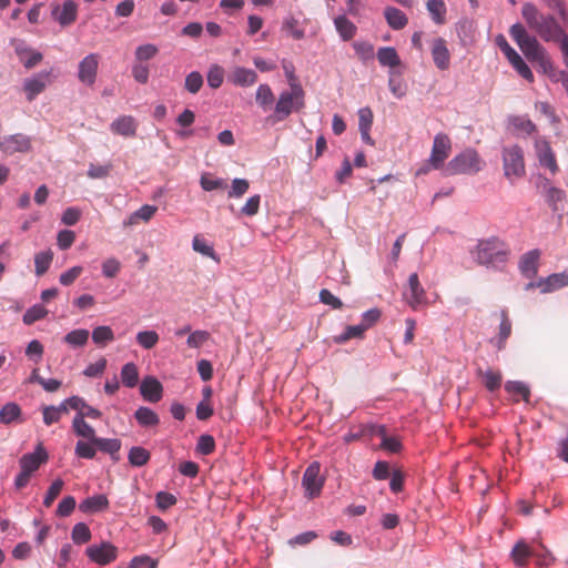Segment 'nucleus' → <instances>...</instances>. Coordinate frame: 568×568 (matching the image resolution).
<instances>
[{
	"label": "nucleus",
	"mask_w": 568,
	"mask_h": 568,
	"mask_svg": "<svg viewBox=\"0 0 568 568\" xmlns=\"http://www.w3.org/2000/svg\"><path fill=\"white\" fill-rule=\"evenodd\" d=\"M388 88L394 97L402 99L406 94V87L402 80L395 78V71H389Z\"/></svg>",
	"instance_id": "61"
},
{
	"label": "nucleus",
	"mask_w": 568,
	"mask_h": 568,
	"mask_svg": "<svg viewBox=\"0 0 568 568\" xmlns=\"http://www.w3.org/2000/svg\"><path fill=\"white\" fill-rule=\"evenodd\" d=\"M473 258L480 265L498 268L506 263L508 251L497 237L481 240L471 251Z\"/></svg>",
	"instance_id": "3"
},
{
	"label": "nucleus",
	"mask_w": 568,
	"mask_h": 568,
	"mask_svg": "<svg viewBox=\"0 0 568 568\" xmlns=\"http://www.w3.org/2000/svg\"><path fill=\"white\" fill-rule=\"evenodd\" d=\"M92 535L91 530L84 523H78L73 526L71 531V538L74 544L82 545L90 541Z\"/></svg>",
	"instance_id": "47"
},
{
	"label": "nucleus",
	"mask_w": 568,
	"mask_h": 568,
	"mask_svg": "<svg viewBox=\"0 0 568 568\" xmlns=\"http://www.w3.org/2000/svg\"><path fill=\"white\" fill-rule=\"evenodd\" d=\"M49 455L40 443L32 453L24 454L19 459L20 469L32 475L40 466L47 463Z\"/></svg>",
	"instance_id": "14"
},
{
	"label": "nucleus",
	"mask_w": 568,
	"mask_h": 568,
	"mask_svg": "<svg viewBox=\"0 0 568 568\" xmlns=\"http://www.w3.org/2000/svg\"><path fill=\"white\" fill-rule=\"evenodd\" d=\"M192 247L195 252L200 253L203 256L210 257L214 261H219V257L211 244H209L200 235H195L192 241Z\"/></svg>",
	"instance_id": "44"
},
{
	"label": "nucleus",
	"mask_w": 568,
	"mask_h": 568,
	"mask_svg": "<svg viewBox=\"0 0 568 568\" xmlns=\"http://www.w3.org/2000/svg\"><path fill=\"white\" fill-rule=\"evenodd\" d=\"M535 149L539 160V164L544 168H547L551 172V174H556V172L558 171V165L555 153L551 150L549 143L545 139L538 138L535 141Z\"/></svg>",
	"instance_id": "15"
},
{
	"label": "nucleus",
	"mask_w": 568,
	"mask_h": 568,
	"mask_svg": "<svg viewBox=\"0 0 568 568\" xmlns=\"http://www.w3.org/2000/svg\"><path fill=\"white\" fill-rule=\"evenodd\" d=\"M75 499L72 496H65L58 505L57 515L59 517H68L75 508Z\"/></svg>",
	"instance_id": "62"
},
{
	"label": "nucleus",
	"mask_w": 568,
	"mask_h": 568,
	"mask_svg": "<svg viewBox=\"0 0 568 568\" xmlns=\"http://www.w3.org/2000/svg\"><path fill=\"white\" fill-rule=\"evenodd\" d=\"M366 331V325H349L346 327L345 332L338 336L334 337V341L338 344H343L351 338L362 337L364 332Z\"/></svg>",
	"instance_id": "51"
},
{
	"label": "nucleus",
	"mask_w": 568,
	"mask_h": 568,
	"mask_svg": "<svg viewBox=\"0 0 568 568\" xmlns=\"http://www.w3.org/2000/svg\"><path fill=\"white\" fill-rule=\"evenodd\" d=\"M111 131L123 136L135 135L136 124L131 115H123L114 120L111 125Z\"/></svg>",
	"instance_id": "25"
},
{
	"label": "nucleus",
	"mask_w": 568,
	"mask_h": 568,
	"mask_svg": "<svg viewBox=\"0 0 568 568\" xmlns=\"http://www.w3.org/2000/svg\"><path fill=\"white\" fill-rule=\"evenodd\" d=\"M304 106V90L302 85H293V89L282 91L275 103L274 113L266 121L274 124L287 119L293 111Z\"/></svg>",
	"instance_id": "4"
},
{
	"label": "nucleus",
	"mask_w": 568,
	"mask_h": 568,
	"mask_svg": "<svg viewBox=\"0 0 568 568\" xmlns=\"http://www.w3.org/2000/svg\"><path fill=\"white\" fill-rule=\"evenodd\" d=\"M210 338V333L207 331H194L190 333L186 339V344L191 348H199L204 343H206Z\"/></svg>",
	"instance_id": "59"
},
{
	"label": "nucleus",
	"mask_w": 568,
	"mask_h": 568,
	"mask_svg": "<svg viewBox=\"0 0 568 568\" xmlns=\"http://www.w3.org/2000/svg\"><path fill=\"white\" fill-rule=\"evenodd\" d=\"M136 342L145 349L154 347L159 342V335L155 331H142L136 334Z\"/></svg>",
	"instance_id": "56"
},
{
	"label": "nucleus",
	"mask_w": 568,
	"mask_h": 568,
	"mask_svg": "<svg viewBox=\"0 0 568 568\" xmlns=\"http://www.w3.org/2000/svg\"><path fill=\"white\" fill-rule=\"evenodd\" d=\"M203 85V77L200 72L193 71L189 73L185 78L184 88L190 93L195 94L197 93Z\"/></svg>",
	"instance_id": "57"
},
{
	"label": "nucleus",
	"mask_w": 568,
	"mask_h": 568,
	"mask_svg": "<svg viewBox=\"0 0 568 568\" xmlns=\"http://www.w3.org/2000/svg\"><path fill=\"white\" fill-rule=\"evenodd\" d=\"M540 252L538 250H531L525 253L519 262V270L528 278L536 276L538 272V260Z\"/></svg>",
	"instance_id": "22"
},
{
	"label": "nucleus",
	"mask_w": 568,
	"mask_h": 568,
	"mask_svg": "<svg viewBox=\"0 0 568 568\" xmlns=\"http://www.w3.org/2000/svg\"><path fill=\"white\" fill-rule=\"evenodd\" d=\"M426 8L436 24L445 23L447 10L444 0H427Z\"/></svg>",
	"instance_id": "32"
},
{
	"label": "nucleus",
	"mask_w": 568,
	"mask_h": 568,
	"mask_svg": "<svg viewBox=\"0 0 568 568\" xmlns=\"http://www.w3.org/2000/svg\"><path fill=\"white\" fill-rule=\"evenodd\" d=\"M51 71L44 70L24 79L22 89L26 94V99L29 102H32L39 94H41L47 89L49 84H51Z\"/></svg>",
	"instance_id": "10"
},
{
	"label": "nucleus",
	"mask_w": 568,
	"mask_h": 568,
	"mask_svg": "<svg viewBox=\"0 0 568 568\" xmlns=\"http://www.w3.org/2000/svg\"><path fill=\"white\" fill-rule=\"evenodd\" d=\"M158 207L155 205H142L139 210L134 211L129 215L126 220L123 221L124 226H133L136 225L140 221L149 222L154 214L156 213Z\"/></svg>",
	"instance_id": "26"
},
{
	"label": "nucleus",
	"mask_w": 568,
	"mask_h": 568,
	"mask_svg": "<svg viewBox=\"0 0 568 568\" xmlns=\"http://www.w3.org/2000/svg\"><path fill=\"white\" fill-rule=\"evenodd\" d=\"M504 175L514 183V180L525 175L524 152L519 145H509L503 149Z\"/></svg>",
	"instance_id": "6"
},
{
	"label": "nucleus",
	"mask_w": 568,
	"mask_h": 568,
	"mask_svg": "<svg viewBox=\"0 0 568 568\" xmlns=\"http://www.w3.org/2000/svg\"><path fill=\"white\" fill-rule=\"evenodd\" d=\"M90 333L88 329L79 328L69 332L63 341L72 347H82L88 343Z\"/></svg>",
	"instance_id": "39"
},
{
	"label": "nucleus",
	"mask_w": 568,
	"mask_h": 568,
	"mask_svg": "<svg viewBox=\"0 0 568 568\" xmlns=\"http://www.w3.org/2000/svg\"><path fill=\"white\" fill-rule=\"evenodd\" d=\"M452 150V141L445 133H438L433 141V148L429 155V164L434 170L442 169L444 171L445 161L449 156Z\"/></svg>",
	"instance_id": "7"
},
{
	"label": "nucleus",
	"mask_w": 568,
	"mask_h": 568,
	"mask_svg": "<svg viewBox=\"0 0 568 568\" xmlns=\"http://www.w3.org/2000/svg\"><path fill=\"white\" fill-rule=\"evenodd\" d=\"M484 162L478 152L473 148H467L455 155L444 168V175L452 176L458 174L473 175L481 171Z\"/></svg>",
	"instance_id": "5"
},
{
	"label": "nucleus",
	"mask_w": 568,
	"mask_h": 568,
	"mask_svg": "<svg viewBox=\"0 0 568 568\" xmlns=\"http://www.w3.org/2000/svg\"><path fill=\"white\" fill-rule=\"evenodd\" d=\"M74 453L80 458L93 459L97 454V446L90 440H79L75 444Z\"/></svg>",
	"instance_id": "54"
},
{
	"label": "nucleus",
	"mask_w": 568,
	"mask_h": 568,
	"mask_svg": "<svg viewBox=\"0 0 568 568\" xmlns=\"http://www.w3.org/2000/svg\"><path fill=\"white\" fill-rule=\"evenodd\" d=\"M540 292L551 293L568 285V268L561 273H554L547 277L539 278Z\"/></svg>",
	"instance_id": "20"
},
{
	"label": "nucleus",
	"mask_w": 568,
	"mask_h": 568,
	"mask_svg": "<svg viewBox=\"0 0 568 568\" xmlns=\"http://www.w3.org/2000/svg\"><path fill=\"white\" fill-rule=\"evenodd\" d=\"M200 184L204 191L211 192L215 190H224L227 184L224 179L212 178L209 174H203L200 179Z\"/></svg>",
	"instance_id": "50"
},
{
	"label": "nucleus",
	"mask_w": 568,
	"mask_h": 568,
	"mask_svg": "<svg viewBox=\"0 0 568 568\" xmlns=\"http://www.w3.org/2000/svg\"><path fill=\"white\" fill-rule=\"evenodd\" d=\"M530 556L531 550L525 541H518L511 550V558L517 566H525Z\"/></svg>",
	"instance_id": "41"
},
{
	"label": "nucleus",
	"mask_w": 568,
	"mask_h": 568,
	"mask_svg": "<svg viewBox=\"0 0 568 568\" xmlns=\"http://www.w3.org/2000/svg\"><path fill=\"white\" fill-rule=\"evenodd\" d=\"M521 17L530 30L542 41L559 45L564 63L568 67V33L558 18L541 12L534 3L526 2L521 7Z\"/></svg>",
	"instance_id": "1"
},
{
	"label": "nucleus",
	"mask_w": 568,
	"mask_h": 568,
	"mask_svg": "<svg viewBox=\"0 0 568 568\" xmlns=\"http://www.w3.org/2000/svg\"><path fill=\"white\" fill-rule=\"evenodd\" d=\"M384 17L388 26L394 30H400L405 28L408 22L406 14L395 7L385 8Z\"/></svg>",
	"instance_id": "28"
},
{
	"label": "nucleus",
	"mask_w": 568,
	"mask_h": 568,
	"mask_svg": "<svg viewBox=\"0 0 568 568\" xmlns=\"http://www.w3.org/2000/svg\"><path fill=\"white\" fill-rule=\"evenodd\" d=\"M509 34L530 62H536L545 73H550L554 70L546 49L537 37L530 34L521 23L513 24Z\"/></svg>",
	"instance_id": "2"
},
{
	"label": "nucleus",
	"mask_w": 568,
	"mask_h": 568,
	"mask_svg": "<svg viewBox=\"0 0 568 568\" xmlns=\"http://www.w3.org/2000/svg\"><path fill=\"white\" fill-rule=\"evenodd\" d=\"M94 445L101 452L109 454L112 457V459H114V460L119 459L118 453L121 448L120 439L98 437L97 439H94Z\"/></svg>",
	"instance_id": "31"
},
{
	"label": "nucleus",
	"mask_w": 568,
	"mask_h": 568,
	"mask_svg": "<svg viewBox=\"0 0 568 568\" xmlns=\"http://www.w3.org/2000/svg\"><path fill=\"white\" fill-rule=\"evenodd\" d=\"M92 339L97 345H104L114 339V333L110 326H97L92 332Z\"/></svg>",
	"instance_id": "48"
},
{
	"label": "nucleus",
	"mask_w": 568,
	"mask_h": 568,
	"mask_svg": "<svg viewBox=\"0 0 568 568\" xmlns=\"http://www.w3.org/2000/svg\"><path fill=\"white\" fill-rule=\"evenodd\" d=\"M134 417L143 427L156 426L160 423L158 414L145 406L139 407L134 413Z\"/></svg>",
	"instance_id": "34"
},
{
	"label": "nucleus",
	"mask_w": 568,
	"mask_h": 568,
	"mask_svg": "<svg viewBox=\"0 0 568 568\" xmlns=\"http://www.w3.org/2000/svg\"><path fill=\"white\" fill-rule=\"evenodd\" d=\"M500 317H501V320H500L498 342H497V346L499 349L505 346V343L511 333V322L508 318L507 312L501 311Z\"/></svg>",
	"instance_id": "49"
},
{
	"label": "nucleus",
	"mask_w": 568,
	"mask_h": 568,
	"mask_svg": "<svg viewBox=\"0 0 568 568\" xmlns=\"http://www.w3.org/2000/svg\"><path fill=\"white\" fill-rule=\"evenodd\" d=\"M32 149V139L22 133L0 136V151L4 155L28 153Z\"/></svg>",
	"instance_id": "8"
},
{
	"label": "nucleus",
	"mask_w": 568,
	"mask_h": 568,
	"mask_svg": "<svg viewBox=\"0 0 568 568\" xmlns=\"http://www.w3.org/2000/svg\"><path fill=\"white\" fill-rule=\"evenodd\" d=\"M372 434L381 437L382 448H384L390 453H397L400 450L402 444H400L399 439L396 437L388 436L385 426H383V425L373 426Z\"/></svg>",
	"instance_id": "27"
},
{
	"label": "nucleus",
	"mask_w": 568,
	"mask_h": 568,
	"mask_svg": "<svg viewBox=\"0 0 568 568\" xmlns=\"http://www.w3.org/2000/svg\"><path fill=\"white\" fill-rule=\"evenodd\" d=\"M121 381L124 386L133 388L139 382V372L134 363H126L121 369Z\"/></svg>",
	"instance_id": "38"
},
{
	"label": "nucleus",
	"mask_w": 568,
	"mask_h": 568,
	"mask_svg": "<svg viewBox=\"0 0 568 568\" xmlns=\"http://www.w3.org/2000/svg\"><path fill=\"white\" fill-rule=\"evenodd\" d=\"M106 359L104 357H101L99 361H97L95 363H92L90 365H88L85 367V369L83 371V374L87 376V377H98V376H101L106 367Z\"/></svg>",
	"instance_id": "63"
},
{
	"label": "nucleus",
	"mask_w": 568,
	"mask_h": 568,
	"mask_svg": "<svg viewBox=\"0 0 568 568\" xmlns=\"http://www.w3.org/2000/svg\"><path fill=\"white\" fill-rule=\"evenodd\" d=\"M257 80V73L244 67H235L230 75V81L239 87L253 85Z\"/></svg>",
	"instance_id": "23"
},
{
	"label": "nucleus",
	"mask_w": 568,
	"mask_h": 568,
	"mask_svg": "<svg viewBox=\"0 0 568 568\" xmlns=\"http://www.w3.org/2000/svg\"><path fill=\"white\" fill-rule=\"evenodd\" d=\"M260 205L261 195L254 194L246 200L245 204L240 209L236 215L252 217L258 213ZM229 210L235 214L233 205H230Z\"/></svg>",
	"instance_id": "33"
},
{
	"label": "nucleus",
	"mask_w": 568,
	"mask_h": 568,
	"mask_svg": "<svg viewBox=\"0 0 568 568\" xmlns=\"http://www.w3.org/2000/svg\"><path fill=\"white\" fill-rule=\"evenodd\" d=\"M72 428L78 436L87 438L92 444H94V439L98 438L94 428L83 419V415L74 416Z\"/></svg>",
	"instance_id": "29"
},
{
	"label": "nucleus",
	"mask_w": 568,
	"mask_h": 568,
	"mask_svg": "<svg viewBox=\"0 0 568 568\" xmlns=\"http://www.w3.org/2000/svg\"><path fill=\"white\" fill-rule=\"evenodd\" d=\"M508 61L511 64V67L518 72V74L520 77H523L524 79H526L529 82L534 81V74H532L530 68L524 61V59L521 58V55L518 52L513 54V57H510L508 59Z\"/></svg>",
	"instance_id": "40"
},
{
	"label": "nucleus",
	"mask_w": 568,
	"mask_h": 568,
	"mask_svg": "<svg viewBox=\"0 0 568 568\" xmlns=\"http://www.w3.org/2000/svg\"><path fill=\"white\" fill-rule=\"evenodd\" d=\"M335 28L344 41L352 39L356 33L355 24L345 16H338L334 19Z\"/></svg>",
	"instance_id": "35"
},
{
	"label": "nucleus",
	"mask_w": 568,
	"mask_h": 568,
	"mask_svg": "<svg viewBox=\"0 0 568 568\" xmlns=\"http://www.w3.org/2000/svg\"><path fill=\"white\" fill-rule=\"evenodd\" d=\"M75 240V233L71 230H62L58 233L57 244L60 250H68Z\"/></svg>",
	"instance_id": "64"
},
{
	"label": "nucleus",
	"mask_w": 568,
	"mask_h": 568,
	"mask_svg": "<svg viewBox=\"0 0 568 568\" xmlns=\"http://www.w3.org/2000/svg\"><path fill=\"white\" fill-rule=\"evenodd\" d=\"M224 80V70L219 64H212L207 72V84L212 89H217Z\"/></svg>",
	"instance_id": "55"
},
{
	"label": "nucleus",
	"mask_w": 568,
	"mask_h": 568,
	"mask_svg": "<svg viewBox=\"0 0 568 568\" xmlns=\"http://www.w3.org/2000/svg\"><path fill=\"white\" fill-rule=\"evenodd\" d=\"M159 53V48L153 43L138 45L134 51L136 62L143 63L153 59Z\"/></svg>",
	"instance_id": "43"
},
{
	"label": "nucleus",
	"mask_w": 568,
	"mask_h": 568,
	"mask_svg": "<svg viewBox=\"0 0 568 568\" xmlns=\"http://www.w3.org/2000/svg\"><path fill=\"white\" fill-rule=\"evenodd\" d=\"M100 57L97 53L85 55L78 67V79L85 85H93L98 75Z\"/></svg>",
	"instance_id": "12"
},
{
	"label": "nucleus",
	"mask_w": 568,
	"mask_h": 568,
	"mask_svg": "<svg viewBox=\"0 0 568 568\" xmlns=\"http://www.w3.org/2000/svg\"><path fill=\"white\" fill-rule=\"evenodd\" d=\"M404 296L407 303L413 307L417 308L419 305L425 303V291L419 283L418 275L413 273L408 277V286L404 292Z\"/></svg>",
	"instance_id": "16"
},
{
	"label": "nucleus",
	"mask_w": 568,
	"mask_h": 568,
	"mask_svg": "<svg viewBox=\"0 0 568 568\" xmlns=\"http://www.w3.org/2000/svg\"><path fill=\"white\" fill-rule=\"evenodd\" d=\"M141 395L145 400L156 403L162 398V384L153 376H145L140 385Z\"/></svg>",
	"instance_id": "18"
},
{
	"label": "nucleus",
	"mask_w": 568,
	"mask_h": 568,
	"mask_svg": "<svg viewBox=\"0 0 568 568\" xmlns=\"http://www.w3.org/2000/svg\"><path fill=\"white\" fill-rule=\"evenodd\" d=\"M109 500L105 495H94L85 498L79 505V509L84 514H95L108 509Z\"/></svg>",
	"instance_id": "24"
},
{
	"label": "nucleus",
	"mask_w": 568,
	"mask_h": 568,
	"mask_svg": "<svg viewBox=\"0 0 568 568\" xmlns=\"http://www.w3.org/2000/svg\"><path fill=\"white\" fill-rule=\"evenodd\" d=\"M377 59L381 65L389 67L392 70L400 64V58L393 47L379 48Z\"/></svg>",
	"instance_id": "30"
},
{
	"label": "nucleus",
	"mask_w": 568,
	"mask_h": 568,
	"mask_svg": "<svg viewBox=\"0 0 568 568\" xmlns=\"http://www.w3.org/2000/svg\"><path fill=\"white\" fill-rule=\"evenodd\" d=\"M250 189V182L246 179L236 178L232 180L227 196L230 199H241Z\"/></svg>",
	"instance_id": "52"
},
{
	"label": "nucleus",
	"mask_w": 568,
	"mask_h": 568,
	"mask_svg": "<svg viewBox=\"0 0 568 568\" xmlns=\"http://www.w3.org/2000/svg\"><path fill=\"white\" fill-rule=\"evenodd\" d=\"M282 30L287 34L292 36L295 40H301L304 38L305 33L302 28H300V22L293 16L286 17L282 24Z\"/></svg>",
	"instance_id": "45"
},
{
	"label": "nucleus",
	"mask_w": 568,
	"mask_h": 568,
	"mask_svg": "<svg viewBox=\"0 0 568 568\" xmlns=\"http://www.w3.org/2000/svg\"><path fill=\"white\" fill-rule=\"evenodd\" d=\"M256 103L264 110H268L274 102V94L271 87L266 83L260 84L256 94Z\"/></svg>",
	"instance_id": "36"
},
{
	"label": "nucleus",
	"mask_w": 568,
	"mask_h": 568,
	"mask_svg": "<svg viewBox=\"0 0 568 568\" xmlns=\"http://www.w3.org/2000/svg\"><path fill=\"white\" fill-rule=\"evenodd\" d=\"M432 55L435 65L439 70H446L449 67L450 54L446 45V41L443 38L434 40L432 45Z\"/></svg>",
	"instance_id": "21"
},
{
	"label": "nucleus",
	"mask_w": 568,
	"mask_h": 568,
	"mask_svg": "<svg viewBox=\"0 0 568 568\" xmlns=\"http://www.w3.org/2000/svg\"><path fill=\"white\" fill-rule=\"evenodd\" d=\"M52 260L53 253L51 250L37 253L34 256L36 274L38 276L43 275L49 270Z\"/></svg>",
	"instance_id": "42"
},
{
	"label": "nucleus",
	"mask_w": 568,
	"mask_h": 568,
	"mask_svg": "<svg viewBox=\"0 0 568 568\" xmlns=\"http://www.w3.org/2000/svg\"><path fill=\"white\" fill-rule=\"evenodd\" d=\"M48 311L41 304H36L28 308L23 314V323L26 325H31L34 322L42 320L47 316Z\"/></svg>",
	"instance_id": "53"
},
{
	"label": "nucleus",
	"mask_w": 568,
	"mask_h": 568,
	"mask_svg": "<svg viewBox=\"0 0 568 568\" xmlns=\"http://www.w3.org/2000/svg\"><path fill=\"white\" fill-rule=\"evenodd\" d=\"M78 4L73 0H67L62 6H54L52 9V17L59 22L61 27H67L73 23L77 19Z\"/></svg>",
	"instance_id": "17"
},
{
	"label": "nucleus",
	"mask_w": 568,
	"mask_h": 568,
	"mask_svg": "<svg viewBox=\"0 0 568 568\" xmlns=\"http://www.w3.org/2000/svg\"><path fill=\"white\" fill-rule=\"evenodd\" d=\"M320 464L314 462L306 468L303 475L302 484L308 498H314L321 494L324 479L320 476Z\"/></svg>",
	"instance_id": "13"
},
{
	"label": "nucleus",
	"mask_w": 568,
	"mask_h": 568,
	"mask_svg": "<svg viewBox=\"0 0 568 568\" xmlns=\"http://www.w3.org/2000/svg\"><path fill=\"white\" fill-rule=\"evenodd\" d=\"M21 416V408L18 404L10 402L7 403L0 409V423L4 425H9L19 419Z\"/></svg>",
	"instance_id": "37"
},
{
	"label": "nucleus",
	"mask_w": 568,
	"mask_h": 568,
	"mask_svg": "<svg viewBox=\"0 0 568 568\" xmlns=\"http://www.w3.org/2000/svg\"><path fill=\"white\" fill-rule=\"evenodd\" d=\"M10 43L13 47L19 61L26 69H32L42 61V53L29 47L24 40L12 39Z\"/></svg>",
	"instance_id": "11"
},
{
	"label": "nucleus",
	"mask_w": 568,
	"mask_h": 568,
	"mask_svg": "<svg viewBox=\"0 0 568 568\" xmlns=\"http://www.w3.org/2000/svg\"><path fill=\"white\" fill-rule=\"evenodd\" d=\"M63 486H64V481L62 479L58 478V479L53 480V483L50 485V487L44 496V499H43V505L45 507H50L52 505L54 499L61 493Z\"/></svg>",
	"instance_id": "58"
},
{
	"label": "nucleus",
	"mask_w": 568,
	"mask_h": 568,
	"mask_svg": "<svg viewBox=\"0 0 568 568\" xmlns=\"http://www.w3.org/2000/svg\"><path fill=\"white\" fill-rule=\"evenodd\" d=\"M118 548L109 541L92 544L85 549V555L89 559L100 566H105L114 561L118 558Z\"/></svg>",
	"instance_id": "9"
},
{
	"label": "nucleus",
	"mask_w": 568,
	"mask_h": 568,
	"mask_svg": "<svg viewBox=\"0 0 568 568\" xmlns=\"http://www.w3.org/2000/svg\"><path fill=\"white\" fill-rule=\"evenodd\" d=\"M505 389L510 394L521 396L526 402H528L529 388L525 383L518 381H509L505 384Z\"/></svg>",
	"instance_id": "60"
},
{
	"label": "nucleus",
	"mask_w": 568,
	"mask_h": 568,
	"mask_svg": "<svg viewBox=\"0 0 568 568\" xmlns=\"http://www.w3.org/2000/svg\"><path fill=\"white\" fill-rule=\"evenodd\" d=\"M541 184H539V187H542L546 201L551 206L554 211H559L564 209V201L566 197V194L564 190L555 187L550 185L549 181L547 179H540Z\"/></svg>",
	"instance_id": "19"
},
{
	"label": "nucleus",
	"mask_w": 568,
	"mask_h": 568,
	"mask_svg": "<svg viewBox=\"0 0 568 568\" xmlns=\"http://www.w3.org/2000/svg\"><path fill=\"white\" fill-rule=\"evenodd\" d=\"M128 458L132 466L141 467L149 462L150 453L143 447L134 446L130 449Z\"/></svg>",
	"instance_id": "46"
}]
</instances>
